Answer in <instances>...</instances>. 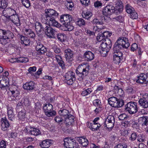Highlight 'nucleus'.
<instances>
[{
	"label": "nucleus",
	"instance_id": "obj_34",
	"mask_svg": "<svg viewBox=\"0 0 148 148\" xmlns=\"http://www.w3.org/2000/svg\"><path fill=\"white\" fill-rule=\"evenodd\" d=\"M65 5L68 9L72 10L74 7V4L71 0H68L65 3Z\"/></svg>",
	"mask_w": 148,
	"mask_h": 148
},
{
	"label": "nucleus",
	"instance_id": "obj_44",
	"mask_svg": "<svg viewBox=\"0 0 148 148\" xmlns=\"http://www.w3.org/2000/svg\"><path fill=\"white\" fill-rule=\"evenodd\" d=\"M23 5L26 8H29L30 6V3L29 0H21Z\"/></svg>",
	"mask_w": 148,
	"mask_h": 148
},
{
	"label": "nucleus",
	"instance_id": "obj_7",
	"mask_svg": "<svg viewBox=\"0 0 148 148\" xmlns=\"http://www.w3.org/2000/svg\"><path fill=\"white\" fill-rule=\"evenodd\" d=\"M63 144L65 148H80L78 143L74 139L66 138Z\"/></svg>",
	"mask_w": 148,
	"mask_h": 148
},
{
	"label": "nucleus",
	"instance_id": "obj_14",
	"mask_svg": "<svg viewBox=\"0 0 148 148\" xmlns=\"http://www.w3.org/2000/svg\"><path fill=\"white\" fill-rule=\"evenodd\" d=\"M1 128L3 131L7 130L10 127V124L5 117L2 118L1 120Z\"/></svg>",
	"mask_w": 148,
	"mask_h": 148
},
{
	"label": "nucleus",
	"instance_id": "obj_47",
	"mask_svg": "<svg viewBox=\"0 0 148 148\" xmlns=\"http://www.w3.org/2000/svg\"><path fill=\"white\" fill-rule=\"evenodd\" d=\"M131 131L129 130L125 129L121 131V134L122 135L125 136H127L129 134H131Z\"/></svg>",
	"mask_w": 148,
	"mask_h": 148
},
{
	"label": "nucleus",
	"instance_id": "obj_1",
	"mask_svg": "<svg viewBox=\"0 0 148 148\" xmlns=\"http://www.w3.org/2000/svg\"><path fill=\"white\" fill-rule=\"evenodd\" d=\"M130 45V43L128 38L124 37L119 38L114 45L112 52L113 57L123 58V54L120 49L123 48L127 49Z\"/></svg>",
	"mask_w": 148,
	"mask_h": 148
},
{
	"label": "nucleus",
	"instance_id": "obj_53",
	"mask_svg": "<svg viewBox=\"0 0 148 148\" xmlns=\"http://www.w3.org/2000/svg\"><path fill=\"white\" fill-rule=\"evenodd\" d=\"M132 124V127L135 129L138 128L139 126V124L137 122L135 121L134 120H131V123Z\"/></svg>",
	"mask_w": 148,
	"mask_h": 148
},
{
	"label": "nucleus",
	"instance_id": "obj_22",
	"mask_svg": "<svg viewBox=\"0 0 148 148\" xmlns=\"http://www.w3.org/2000/svg\"><path fill=\"white\" fill-rule=\"evenodd\" d=\"M70 15L68 14L61 16L60 19V21L64 25L69 23L70 21Z\"/></svg>",
	"mask_w": 148,
	"mask_h": 148
},
{
	"label": "nucleus",
	"instance_id": "obj_16",
	"mask_svg": "<svg viewBox=\"0 0 148 148\" xmlns=\"http://www.w3.org/2000/svg\"><path fill=\"white\" fill-rule=\"evenodd\" d=\"M136 82L141 84H146L148 82V76L144 73H141L138 77Z\"/></svg>",
	"mask_w": 148,
	"mask_h": 148
},
{
	"label": "nucleus",
	"instance_id": "obj_64",
	"mask_svg": "<svg viewBox=\"0 0 148 148\" xmlns=\"http://www.w3.org/2000/svg\"><path fill=\"white\" fill-rule=\"evenodd\" d=\"M36 70V67L35 66L31 67L29 68L28 71L29 73H32L35 72Z\"/></svg>",
	"mask_w": 148,
	"mask_h": 148
},
{
	"label": "nucleus",
	"instance_id": "obj_37",
	"mask_svg": "<svg viewBox=\"0 0 148 148\" xmlns=\"http://www.w3.org/2000/svg\"><path fill=\"white\" fill-rule=\"evenodd\" d=\"M131 123V121L128 119L123 121L121 123V125L123 127L126 128L130 126Z\"/></svg>",
	"mask_w": 148,
	"mask_h": 148
},
{
	"label": "nucleus",
	"instance_id": "obj_38",
	"mask_svg": "<svg viewBox=\"0 0 148 148\" xmlns=\"http://www.w3.org/2000/svg\"><path fill=\"white\" fill-rule=\"evenodd\" d=\"M93 91V89L91 88H88L82 91L81 94L83 96H85L90 94Z\"/></svg>",
	"mask_w": 148,
	"mask_h": 148
},
{
	"label": "nucleus",
	"instance_id": "obj_17",
	"mask_svg": "<svg viewBox=\"0 0 148 148\" xmlns=\"http://www.w3.org/2000/svg\"><path fill=\"white\" fill-rule=\"evenodd\" d=\"M8 18L12 22L17 26H19L20 25L19 15L17 13L16 14L10 16Z\"/></svg>",
	"mask_w": 148,
	"mask_h": 148
},
{
	"label": "nucleus",
	"instance_id": "obj_57",
	"mask_svg": "<svg viewBox=\"0 0 148 148\" xmlns=\"http://www.w3.org/2000/svg\"><path fill=\"white\" fill-rule=\"evenodd\" d=\"M101 33L102 34V36H103L104 38L105 39H106V38L110 37L112 34L111 33L108 31H105L103 33Z\"/></svg>",
	"mask_w": 148,
	"mask_h": 148
},
{
	"label": "nucleus",
	"instance_id": "obj_32",
	"mask_svg": "<svg viewBox=\"0 0 148 148\" xmlns=\"http://www.w3.org/2000/svg\"><path fill=\"white\" fill-rule=\"evenodd\" d=\"M58 113L61 116H62V117H63L64 119L67 117L68 115L70 114L69 111L66 109L60 110L59 111Z\"/></svg>",
	"mask_w": 148,
	"mask_h": 148
},
{
	"label": "nucleus",
	"instance_id": "obj_40",
	"mask_svg": "<svg viewBox=\"0 0 148 148\" xmlns=\"http://www.w3.org/2000/svg\"><path fill=\"white\" fill-rule=\"evenodd\" d=\"M91 23L93 25H102L103 24V22L101 20H99L96 18L93 19L91 21Z\"/></svg>",
	"mask_w": 148,
	"mask_h": 148
},
{
	"label": "nucleus",
	"instance_id": "obj_27",
	"mask_svg": "<svg viewBox=\"0 0 148 148\" xmlns=\"http://www.w3.org/2000/svg\"><path fill=\"white\" fill-rule=\"evenodd\" d=\"M36 31L37 34L41 32L44 30V27L41 23L39 22H36L35 24Z\"/></svg>",
	"mask_w": 148,
	"mask_h": 148
},
{
	"label": "nucleus",
	"instance_id": "obj_39",
	"mask_svg": "<svg viewBox=\"0 0 148 148\" xmlns=\"http://www.w3.org/2000/svg\"><path fill=\"white\" fill-rule=\"evenodd\" d=\"M125 8L127 13L130 14L135 11L134 9L129 4L126 5Z\"/></svg>",
	"mask_w": 148,
	"mask_h": 148
},
{
	"label": "nucleus",
	"instance_id": "obj_13",
	"mask_svg": "<svg viewBox=\"0 0 148 148\" xmlns=\"http://www.w3.org/2000/svg\"><path fill=\"white\" fill-rule=\"evenodd\" d=\"M44 31L47 36L49 38H53L56 32V30L54 29L49 26H46L44 28Z\"/></svg>",
	"mask_w": 148,
	"mask_h": 148
},
{
	"label": "nucleus",
	"instance_id": "obj_45",
	"mask_svg": "<svg viewBox=\"0 0 148 148\" xmlns=\"http://www.w3.org/2000/svg\"><path fill=\"white\" fill-rule=\"evenodd\" d=\"M106 122H110L112 123H115L114 117L112 115L108 116L106 120Z\"/></svg>",
	"mask_w": 148,
	"mask_h": 148
},
{
	"label": "nucleus",
	"instance_id": "obj_42",
	"mask_svg": "<svg viewBox=\"0 0 148 148\" xmlns=\"http://www.w3.org/2000/svg\"><path fill=\"white\" fill-rule=\"evenodd\" d=\"M131 135L129 137V140L132 141L135 140L137 137V134L134 132H131Z\"/></svg>",
	"mask_w": 148,
	"mask_h": 148
},
{
	"label": "nucleus",
	"instance_id": "obj_63",
	"mask_svg": "<svg viewBox=\"0 0 148 148\" xmlns=\"http://www.w3.org/2000/svg\"><path fill=\"white\" fill-rule=\"evenodd\" d=\"M54 119L56 122L59 123L62 122L64 119L62 118H61L59 116H58L56 117Z\"/></svg>",
	"mask_w": 148,
	"mask_h": 148
},
{
	"label": "nucleus",
	"instance_id": "obj_33",
	"mask_svg": "<svg viewBox=\"0 0 148 148\" xmlns=\"http://www.w3.org/2000/svg\"><path fill=\"white\" fill-rule=\"evenodd\" d=\"M26 113V111L24 109L22 110L21 111L18 112V117L20 120L22 121L24 120L25 118Z\"/></svg>",
	"mask_w": 148,
	"mask_h": 148
},
{
	"label": "nucleus",
	"instance_id": "obj_29",
	"mask_svg": "<svg viewBox=\"0 0 148 148\" xmlns=\"http://www.w3.org/2000/svg\"><path fill=\"white\" fill-rule=\"evenodd\" d=\"M10 91L12 95L8 97V100L10 101H14L16 99V97L17 96V92H18L17 89L16 88L15 90H12V89H11Z\"/></svg>",
	"mask_w": 148,
	"mask_h": 148
},
{
	"label": "nucleus",
	"instance_id": "obj_55",
	"mask_svg": "<svg viewBox=\"0 0 148 148\" xmlns=\"http://www.w3.org/2000/svg\"><path fill=\"white\" fill-rule=\"evenodd\" d=\"M28 59L27 58L21 57L18 58V63H26L28 61Z\"/></svg>",
	"mask_w": 148,
	"mask_h": 148
},
{
	"label": "nucleus",
	"instance_id": "obj_2",
	"mask_svg": "<svg viewBox=\"0 0 148 148\" xmlns=\"http://www.w3.org/2000/svg\"><path fill=\"white\" fill-rule=\"evenodd\" d=\"M44 15L45 19L48 23L49 26H53L59 27L61 25L55 20V18L59 16V14L54 10L51 8H47L44 10Z\"/></svg>",
	"mask_w": 148,
	"mask_h": 148
},
{
	"label": "nucleus",
	"instance_id": "obj_60",
	"mask_svg": "<svg viewBox=\"0 0 148 148\" xmlns=\"http://www.w3.org/2000/svg\"><path fill=\"white\" fill-rule=\"evenodd\" d=\"M138 49V45L136 43H134L132 45L130 50L132 51H134Z\"/></svg>",
	"mask_w": 148,
	"mask_h": 148
},
{
	"label": "nucleus",
	"instance_id": "obj_19",
	"mask_svg": "<svg viewBox=\"0 0 148 148\" xmlns=\"http://www.w3.org/2000/svg\"><path fill=\"white\" fill-rule=\"evenodd\" d=\"M28 128H27V132L30 134L37 136L41 134L40 130L38 128L30 127Z\"/></svg>",
	"mask_w": 148,
	"mask_h": 148
},
{
	"label": "nucleus",
	"instance_id": "obj_41",
	"mask_svg": "<svg viewBox=\"0 0 148 148\" xmlns=\"http://www.w3.org/2000/svg\"><path fill=\"white\" fill-rule=\"evenodd\" d=\"M8 5L7 2L5 0H0V8L5 9Z\"/></svg>",
	"mask_w": 148,
	"mask_h": 148
},
{
	"label": "nucleus",
	"instance_id": "obj_31",
	"mask_svg": "<svg viewBox=\"0 0 148 148\" xmlns=\"http://www.w3.org/2000/svg\"><path fill=\"white\" fill-rule=\"evenodd\" d=\"M82 15L84 18L89 20L92 16V13L90 11H83L82 13Z\"/></svg>",
	"mask_w": 148,
	"mask_h": 148
},
{
	"label": "nucleus",
	"instance_id": "obj_56",
	"mask_svg": "<svg viewBox=\"0 0 148 148\" xmlns=\"http://www.w3.org/2000/svg\"><path fill=\"white\" fill-rule=\"evenodd\" d=\"M64 25L69 31H71L73 30L74 28L73 26L70 22H69V23L65 24Z\"/></svg>",
	"mask_w": 148,
	"mask_h": 148
},
{
	"label": "nucleus",
	"instance_id": "obj_9",
	"mask_svg": "<svg viewBox=\"0 0 148 148\" xmlns=\"http://www.w3.org/2000/svg\"><path fill=\"white\" fill-rule=\"evenodd\" d=\"M118 12L119 10L115 8L112 5H108L103 9L102 14L104 15L107 16L113 13H117Z\"/></svg>",
	"mask_w": 148,
	"mask_h": 148
},
{
	"label": "nucleus",
	"instance_id": "obj_21",
	"mask_svg": "<svg viewBox=\"0 0 148 148\" xmlns=\"http://www.w3.org/2000/svg\"><path fill=\"white\" fill-rule=\"evenodd\" d=\"M35 84L33 81L26 82L23 85V88L25 90H32L35 88Z\"/></svg>",
	"mask_w": 148,
	"mask_h": 148
},
{
	"label": "nucleus",
	"instance_id": "obj_54",
	"mask_svg": "<svg viewBox=\"0 0 148 148\" xmlns=\"http://www.w3.org/2000/svg\"><path fill=\"white\" fill-rule=\"evenodd\" d=\"M52 49L56 53H59L61 51L60 49L56 45H53Z\"/></svg>",
	"mask_w": 148,
	"mask_h": 148
},
{
	"label": "nucleus",
	"instance_id": "obj_50",
	"mask_svg": "<svg viewBox=\"0 0 148 148\" xmlns=\"http://www.w3.org/2000/svg\"><path fill=\"white\" fill-rule=\"evenodd\" d=\"M76 23L79 26H81L84 25L85 24V22L84 20L80 18L79 19L78 21L76 22Z\"/></svg>",
	"mask_w": 148,
	"mask_h": 148
},
{
	"label": "nucleus",
	"instance_id": "obj_15",
	"mask_svg": "<svg viewBox=\"0 0 148 148\" xmlns=\"http://www.w3.org/2000/svg\"><path fill=\"white\" fill-rule=\"evenodd\" d=\"M36 44V49L39 53L41 54H43L47 51V49L41 42L39 41H37Z\"/></svg>",
	"mask_w": 148,
	"mask_h": 148
},
{
	"label": "nucleus",
	"instance_id": "obj_46",
	"mask_svg": "<svg viewBox=\"0 0 148 148\" xmlns=\"http://www.w3.org/2000/svg\"><path fill=\"white\" fill-rule=\"evenodd\" d=\"M64 119H65L64 123L66 125H72L74 122V120L72 119L70 120L68 118H67V117Z\"/></svg>",
	"mask_w": 148,
	"mask_h": 148
},
{
	"label": "nucleus",
	"instance_id": "obj_23",
	"mask_svg": "<svg viewBox=\"0 0 148 148\" xmlns=\"http://www.w3.org/2000/svg\"><path fill=\"white\" fill-rule=\"evenodd\" d=\"M51 140L49 139H46L40 142L39 145L42 148H48L51 144Z\"/></svg>",
	"mask_w": 148,
	"mask_h": 148
},
{
	"label": "nucleus",
	"instance_id": "obj_4",
	"mask_svg": "<svg viewBox=\"0 0 148 148\" xmlns=\"http://www.w3.org/2000/svg\"><path fill=\"white\" fill-rule=\"evenodd\" d=\"M89 66L84 64L79 65L76 70L77 75L83 79L88 75L89 72Z\"/></svg>",
	"mask_w": 148,
	"mask_h": 148
},
{
	"label": "nucleus",
	"instance_id": "obj_35",
	"mask_svg": "<svg viewBox=\"0 0 148 148\" xmlns=\"http://www.w3.org/2000/svg\"><path fill=\"white\" fill-rule=\"evenodd\" d=\"M75 73L72 71H69L66 73L65 75V77L66 80H69L70 79L73 78V77H75Z\"/></svg>",
	"mask_w": 148,
	"mask_h": 148
},
{
	"label": "nucleus",
	"instance_id": "obj_36",
	"mask_svg": "<svg viewBox=\"0 0 148 148\" xmlns=\"http://www.w3.org/2000/svg\"><path fill=\"white\" fill-rule=\"evenodd\" d=\"M3 79L1 83L0 84L1 87H4L7 86L9 84V79L8 77H5Z\"/></svg>",
	"mask_w": 148,
	"mask_h": 148
},
{
	"label": "nucleus",
	"instance_id": "obj_26",
	"mask_svg": "<svg viewBox=\"0 0 148 148\" xmlns=\"http://www.w3.org/2000/svg\"><path fill=\"white\" fill-rule=\"evenodd\" d=\"M138 121L143 126H147L148 125V116H143L139 118Z\"/></svg>",
	"mask_w": 148,
	"mask_h": 148
},
{
	"label": "nucleus",
	"instance_id": "obj_49",
	"mask_svg": "<svg viewBox=\"0 0 148 148\" xmlns=\"http://www.w3.org/2000/svg\"><path fill=\"white\" fill-rule=\"evenodd\" d=\"M119 120L124 121L129 119V117L125 114H122L119 116Z\"/></svg>",
	"mask_w": 148,
	"mask_h": 148
},
{
	"label": "nucleus",
	"instance_id": "obj_12",
	"mask_svg": "<svg viewBox=\"0 0 148 148\" xmlns=\"http://www.w3.org/2000/svg\"><path fill=\"white\" fill-rule=\"evenodd\" d=\"M74 52L70 49H67L64 50V56L66 61L69 63H71L73 60Z\"/></svg>",
	"mask_w": 148,
	"mask_h": 148
},
{
	"label": "nucleus",
	"instance_id": "obj_6",
	"mask_svg": "<svg viewBox=\"0 0 148 148\" xmlns=\"http://www.w3.org/2000/svg\"><path fill=\"white\" fill-rule=\"evenodd\" d=\"M137 103L135 102L131 101L125 105V109L130 114H133L136 113L138 109Z\"/></svg>",
	"mask_w": 148,
	"mask_h": 148
},
{
	"label": "nucleus",
	"instance_id": "obj_62",
	"mask_svg": "<svg viewBox=\"0 0 148 148\" xmlns=\"http://www.w3.org/2000/svg\"><path fill=\"white\" fill-rule=\"evenodd\" d=\"M75 77H73V78L70 79L69 80H66L67 84L69 85H71L73 83L74 81L75 80Z\"/></svg>",
	"mask_w": 148,
	"mask_h": 148
},
{
	"label": "nucleus",
	"instance_id": "obj_28",
	"mask_svg": "<svg viewBox=\"0 0 148 148\" xmlns=\"http://www.w3.org/2000/svg\"><path fill=\"white\" fill-rule=\"evenodd\" d=\"M89 128L92 129L93 131H95L99 129L101 127V125L99 123H88V124Z\"/></svg>",
	"mask_w": 148,
	"mask_h": 148
},
{
	"label": "nucleus",
	"instance_id": "obj_48",
	"mask_svg": "<svg viewBox=\"0 0 148 148\" xmlns=\"http://www.w3.org/2000/svg\"><path fill=\"white\" fill-rule=\"evenodd\" d=\"M93 104L94 106L97 107L102 106L101 101L98 99L94 100L93 101Z\"/></svg>",
	"mask_w": 148,
	"mask_h": 148
},
{
	"label": "nucleus",
	"instance_id": "obj_59",
	"mask_svg": "<svg viewBox=\"0 0 148 148\" xmlns=\"http://www.w3.org/2000/svg\"><path fill=\"white\" fill-rule=\"evenodd\" d=\"M7 142L2 140L0 142V148H6Z\"/></svg>",
	"mask_w": 148,
	"mask_h": 148
},
{
	"label": "nucleus",
	"instance_id": "obj_20",
	"mask_svg": "<svg viewBox=\"0 0 148 148\" xmlns=\"http://www.w3.org/2000/svg\"><path fill=\"white\" fill-rule=\"evenodd\" d=\"M76 139L79 143L83 147H86L88 144V141L85 136L78 137Z\"/></svg>",
	"mask_w": 148,
	"mask_h": 148
},
{
	"label": "nucleus",
	"instance_id": "obj_18",
	"mask_svg": "<svg viewBox=\"0 0 148 148\" xmlns=\"http://www.w3.org/2000/svg\"><path fill=\"white\" fill-rule=\"evenodd\" d=\"M16 11L14 9L10 8H6L3 12V14L7 18L9 17L10 16L16 14Z\"/></svg>",
	"mask_w": 148,
	"mask_h": 148
},
{
	"label": "nucleus",
	"instance_id": "obj_58",
	"mask_svg": "<svg viewBox=\"0 0 148 148\" xmlns=\"http://www.w3.org/2000/svg\"><path fill=\"white\" fill-rule=\"evenodd\" d=\"M138 15L136 12L134 11L130 14V17L132 19H137Z\"/></svg>",
	"mask_w": 148,
	"mask_h": 148
},
{
	"label": "nucleus",
	"instance_id": "obj_3",
	"mask_svg": "<svg viewBox=\"0 0 148 148\" xmlns=\"http://www.w3.org/2000/svg\"><path fill=\"white\" fill-rule=\"evenodd\" d=\"M97 39L99 42H101L99 49L101 56L103 57L106 56L112 46L111 40L108 38H104L102 34L101 33L98 34Z\"/></svg>",
	"mask_w": 148,
	"mask_h": 148
},
{
	"label": "nucleus",
	"instance_id": "obj_8",
	"mask_svg": "<svg viewBox=\"0 0 148 148\" xmlns=\"http://www.w3.org/2000/svg\"><path fill=\"white\" fill-rule=\"evenodd\" d=\"M43 109L45 115L48 117H53L56 114V111L53 110V106L49 103L45 104Z\"/></svg>",
	"mask_w": 148,
	"mask_h": 148
},
{
	"label": "nucleus",
	"instance_id": "obj_43",
	"mask_svg": "<svg viewBox=\"0 0 148 148\" xmlns=\"http://www.w3.org/2000/svg\"><path fill=\"white\" fill-rule=\"evenodd\" d=\"M66 36L64 34L59 33L57 34V38L61 42L64 41Z\"/></svg>",
	"mask_w": 148,
	"mask_h": 148
},
{
	"label": "nucleus",
	"instance_id": "obj_61",
	"mask_svg": "<svg viewBox=\"0 0 148 148\" xmlns=\"http://www.w3.org/2000/svg\"><path fill=\"white\" fill-rule=\"evenodd\" d=\"M126 145L123 144H119L115 146L114 148H127Z\"/></svg>",
	"mask_w": 148,
	"mask_h": 148
},
{
	"label": "nucleus",
	"instance_id": "obj_24",
	"mask_svg": "<svg viewBox=\"0 0 148 148\" xmlns=\"http://www.w3.org/2000/svg\"><path fill=\"white\" fill-rule=\"evenodd\" d=\"M84 57L87 61H90L94 59V55L91 51H87L84 53Z\"/></svg>",
	"mask_w": 148,
	"mask_h": 148
},
{
	"label": "nucleus",
	"instance_id": "obj_25",
	"mask_svg": "<svg viewBox=\"0 0 148 148\" xmlns=\"http://www.w3.org/2000/svg\"><path fill=\"white\" fill-rule=\"evenodd\" d=\"M8 115L9 120L13 121L14 120L15 114L13 112V109L11 107L8 108Z\"/></svg>",
	"mask_w": 148,
	"mask_h": 148
},
{
	"label": "nucleus",
	"instance_id": "obj_30",
	"mask_svg": "<svg viewBox=\"0 0 148 148\" xmlns=\"http://www.w3.org/2000/svg\"><path fill=\"white\" fill-rule=\"evenodd\" d=\"M21 43L23 44L25 46L29 45L30 43L29 40L27 37L23 36H21Z\"/></svg>",
	"mask_w": 148,
	"mask_h": 148
},
{
	"label": "nucleus",
	"instance_id": "obj_11",
	"mask_svg": "<svg viewBox=\"0 0 148 148\" xmlns=\"http://www.w3.org/2000/svg\"><path fill=\"white\" fill-rule=\"evenodd\" d=\"M140 106L143 108L146 109L148 108V94L145 93L143 95L142 98H140L138 101Z\"/></svg>",
	"mask_w": 148,
	"mask_h": 148
},
{
	"label": "nucleus",
	"instance_id": "obj_52",
	"mask_svg": "<svg viewBox=\"0 0 148 148\" xmlns=\"http://www.w3.org/2000/svg\"><path fill=\"white\" fill-rule=\"evenodd\" d=\"M126 91L129 94H132L134 93L133 88L132 87H127L126 89Z\"/></svg>",
	"mask_w": 148,
	"mask_h": 148
},
{
	"label": "nucleus",
	"instance_id": "obj_10",
	"mask_svg": "<svg viewBox=\"0 0 148 148\" xmlns=\"http://www.w3.org/2000/svg\"><path fill=\"white\" fill-rule=\"evenodd\" d=\"M14 36L13 33L9 30H4L3 36L0 41L3 45H6L8 42V40L12 38Z\"/></svg>",
	"mask_w": 148,
	"mask_h": 148
},
{
	"label": "nucleus",
	"instance_id": "obj_51",
	"mask_svg": "<svg viewBox=\"0 0 148 148\" xmlns=\"http://www.w3.org/2000/svg\"><path fill=\"white\" fill-rule=\"evenodd\" d=\"M123 58L113 57V62L116 64H119L123 60Z\"/></svg>",
	"mask_w": 148,
	"mask_h": 148
},
{
	"label": "nucleus",
	"instance_id": "obj_5",
	"mask_svg": "<svg viewBox=\"0 0 148 148\" xmlns=\"http://www.w3.org/2000/svg\"><path fill=\"white\" fill-rule=\"evenodd\" d=\"M108 103L112 107L114 108H120L124 105L123 100L118 99L116 97H112L108 99Z\"/></svg>",
	"mask_w": 148,
	"mask_h": 148
}]
</instances>
